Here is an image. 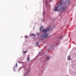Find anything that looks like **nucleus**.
Listing matches in <instances>:
<instances>
[{
	"mask_svg": "<svg viewBox=\"0 0 76 76\" xmlns=\"http://www.w3.org/2000/svg\"><path fill=\"white\" fill-rule=\"evenodd\" d=\"M50 30V26H49L46 29H43L42 30V31L44 33L45 35L40 36V39H44V38H48V35L49 34H47L46 33V32H47L48 31H49Z\"/></svg>",
	"mask_w": 76,
	"mask_h": 76,
	"instance_id": "f257e3e1",
	"label": "nucleus"
},
{
	"mask_svg": "<svg viewBox=\"0 0 76 76\" xmlns=\"http://www.w3.org/2000/svg\"><path fill=\"white\" fill-rule=\"evenodd\" d=\"M58 5H57V7H55L54 8V10L55 12H57L58 10Z\"/></svg>",
	"mask_w": 76,
	"mask_h": 76,
	"instance_id": "f03ea898",
	"label": "nucleus"
},
{
	"mask_svg": "<svg viewBox=\"0 0 76 76\" xmlns=\"http://www.w3.org/2000/svg\"><path fill=\"white\" fill-rule=\"evenodd\" d=\"M27 60L28 61H29V57H28L27 58Z\"/></svg>",
	"mask_w": 76,
	"mask_h": 76,
	"instance_id": "7ed1b4c3",
	"label": "nucleus"
},
{
	"mask_svg": "<svg viewBox=\"0 0 76 76\" xmlns=\"http://www.w3.org/2000/svg\"><path fill=\"white\" fill-rule=\"evenodd\" d=\"M31 36H34V37H35V35L34 34H31Z\"/></svg>",
	"mask_w": 76,
	"mask_h": 76,
	"instance_id": "20e7f679",
	"label": "nucleus"
},
{
	"mask_svg": "<svg viewBox=\"0 0 76 76\" xmlns=\"http://www.w3.org/2000/svg\"><path fill=\"white\" fill-rule=\"evenodd\" d=\"M70 56H69L68 57V60H70Z\"/></svg>",
	"mask_w": 76,
	"mask_h": 76,
	"instance_id": "39448f33",
	"label": "nucleus"
},
{
	"mask_svg": "<svg viewBox=\"0 0 76 76\" xmlns=\"http://www.w3.org/2000/svg\"><path fill=\"white\" fill-rule=\"evenodd\" d=\"M47 58L48 60V59H49V58H50L49 57H48V56L47 57Z\"/></svg>",
	"mask_w": 76,
	"mask_h": 76,
	"instance_id": "423d86ee",
	"label": "nucleus"
},
{
	"mask_svg": "<svg viewBox=\"0 0 76 76\" xmlns=\"http://www.w3.org/2000/svg\"><path fill=\"white\" fill-rule=\"evenodd\" d=\"M36 45H38V42H36Z\"/></svg>",
	"mask_w": 76,
	"mask_h": 76,
	"instance_id": "0eeeda50",
	"label": "nucleus"
},
{
	"mask_svg": "<svg viewBox=\"0 0 76 76\" xmlns=\"http://www.w3.org/2000/svg\"><path fill=\"white\" fill-rule=\"evenodd\" d=\"M26 53V51H25L23 52L24 53Z\"/></svg>",
	"mask_w": 76,
	"mask_h": 76,
	"instance_id": "6e6552de",
	"label": "nucleus"
},
{
	"mask_svg": "<svg viewBox=\"0 0 76 76\" xmlns=\"http://www.w3.org/2000/svg\"><path fill=\"white\" fill-rule=\"evenodd\" d=\"M42 29V27H41L40 28V31H41V29Z\"/></svg>",
	"mask_w": 76,
	"mask_h": 76,
	"instance_id": "1a4fd4ad",
	"label": "nucleus"
},
{
	"mask_svg": "<svg viewBox=\"0 0 76 76\" xmlns=\"http://www.w3.org/2000/svg\"><path fill=\"white\" fill-rule=\"evenodd\" d=\"M16 66H17V63H16Z\"/></svg>",
	"mask_w": 76,
	"mask_h": 76,
	"instance_id": "9d476101",
	"label": "nucleus"
},
{
	"mask_svg": "<svg viewBox=\"0 0 76 76\" xmlns=\"http://www.w3.org/2000/svg\"><path fill=\"white\" fill-rule=\"evenodd\" d=\"M57 43L55 45H57Z\"/></svg>",
	"mask_w": 76,
	"mask_h": 76,
	"instance_id": "9b49d317",
	"label": "nucleus"
},
{
	"mask_svg": "<svg viewBox=\"0 0 76 76\" xmlns=\"http://www.w3.org/2000/svg\"><path fill=\"white\" fill-rule=\"evenodd\" d=\"M26 37H27V36H26Z\"/></svg>",
	"mask_w": 76,
	"mask_h": 76,
	"instance_id": "f8f14e48",
	"label": "nucleus"
},
{
	"mask_svg": "<svg viewBox=\"0 0 76 76\" xmlns=\"http://www.w3.org/2000/svg\"><path fill=\"white\" fill-rule=\"evenodd\" d=\"M63 10H64V8H63Z\"/></svg>",
	"mask_w": 76,
	"mask_h": 76,
	"instance_id": "ddd939ff",
	"label": "nucleus"
},
{
	"mask_svg": "<svg viewBox=\"0 0 76 76\" xmlns=\"http://www.w3.org/2000/svg\"><path fill=\"white\" fill-rule=\"evenodd\" d=\"M46 3H47V1H46Z\"/></svg>",
	"mask_w": 76,
	"mask_h": 76,
	"instance_id": "4468645a",
	"label": "nucleus"
},
{
	"mask_svg": "<svg viewBox=\"0 0 76 76\" xmlns=\"http://www.w3.org/2000/svg\"><path fill=\"white\" fill-rule=\"evenodd\" d=\"M39 53H40V52H39Z\"/></svg>",
	"mask_w": 76,
	"mask_h": 76,
	"instance_id": "2eb2a0df",
	"label": "nucleus"
}]
</instances>
